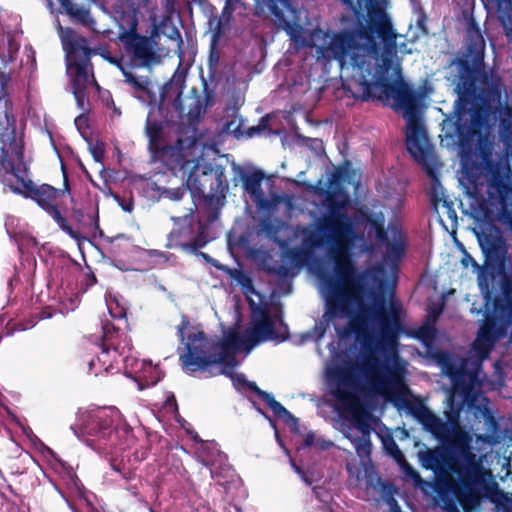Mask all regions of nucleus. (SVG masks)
Instances as JSON below:
<instances>
[{
  "label": "nucleus",
  "mask_w": 512,
  "mask_h": 512,
  "mask_svg": "<svg viewBox=\"0 0 512 512\" xmlns=\"http://www.w3.org/2000/svg\"><path fill=\"white\" fill-rule=\"evenodd\" d=\"M255 1L269 7L275 21L289 36L294 50L311 47L316 49L319 57L338 60L342 72L349 73L344 86L353 98L379 101L395 111H402L407 121L406 147L410 154H432V145L419 117L416 96L402 78L397 57L399 35L385 14L374 22V30L382 44L380 48L366 28L338 33L319 28L309 31L286 16V13L296 15L290 0ZM243 6L241 0H226L219 26L229 25L233 13Z\"/></svg>",
  "instance_id": "obj_1"
},
{
  "label": "nucleus",
  "mask_w": 512,
  "mask_h": 512,
  "mask_svg": "<svg viewBox=\"0 0 512 512\" xmlns=\"http://www.w3.org/2000/svg\"><path fill=\"white\" fill-rule=\"evenodd\" d=\"M498 114L504 154L494 159L491 142L480 136L475 150L461 153L459 182L467 196L479 201L487 219L512 233V106L501 105ZM476 235L485 264L502 275L503 300L508 314H512V275L506 272L510 262L507 239L495 224L483 226Z\"/></svg>",
  "instance_id": "obj_2"
},
{
  "label": "nucleus",
  "mask_w": 512,
  "mask_h": 512,
  "mask_svg": "<svg viewBox=\"0 0 512 512\" xmlns=\"http://www.w3.org/2000/svg\"><path fill=\"white\" fill-rule=\"evenodd\" d=\"M288 328L279 319L272 317L267 311L256 312L243 333L238 328H231L223 333L221 340L209 339L200 326L190 323L186 315H182L177 326V336L184 346L180 354L182 368L189 374H204L213 377L224 374L231 377L237 390L247 389L258 395L270 408L275 417L288 425L296 427L298 419L294 417L270 393L259 389L255 382H249L243 374H235L238 366L236 355L245 351L246 355L257 345L275 341L282 342L287 338Z\"/></svg>",
  "instance_id": "obj_3"
},
{
  "label": "nucleus",
  "mask_w": 512,
  "mask_h": 512,
  "mask_svg": "<svg viewBox=\"0 0 512 512\" xmlns=\"http://www.w3.org/2000/svg\"><path fill=\"white\" fill-rule=\"evenodd\" d=\"M322 206L326 214L315 227H305L301 231L302 247L287 251L281 262L267 264L266 271L279 279L295 276L297 266L303 264L309 254L333 244L331 255L334 258L333 272L319 269L316 275L320 281L319 288L329 306L336 305L342 312H348L350 295L346 286L353 290L360 289L369 279L375 281L380 269L357 272L347 253L340 254V242L354 234L353 223L348 216L350 197L341 184L329 180L328 189L321 190Z\"/></svg>",
  "instance_id": "obj_4"
},
{
  "label": "nucleus",
  "mask_w": 512,
  "mask_h": 512,
  "mask_svg": "<svg viewBox=\"0 0 512 512\" xmlns=\"http://www.w3.org/2000/svg\"><path fill=\"white\" fill-rule=\"evenodd\" d=\"M405 408L435 437L443 440L454 436L456 457L450 468L459 476L461 486L455 485L452 491L464 511L470 512L481 505L483 498H490L502 505L505 512H509L512 498L498 490V484L492 479L491 472L484 468L482 460L472 451L471 436L465 431L455 430L456 422L449 425L420 401H407Z\"/></svg>",
  "instance_id": "obj_5"
},
{
  "label": "nucleus",
  "mask_w": 512,
  "mask_h": 512,
  "mask_svg": "<svg viewBox=\"0 0 512 512\" xmlns=\"http://www.w3.org/2000/svg\"><path fill=\"white\" fill-rule=\"evenodd\" d=\"M365 285L362 284L361 288L357 290H353L349 285L346 286V292L350 295V310L348 312H342L338 306H329L326 302L328 312L315 324L312 331L304 335V339H314L319 342L330 327L332 318L330 313H339L351 317L349 326L356 337L361 340L364 348L373 352L394 349L401 330L398 311L392 307L388 314L385 301L382 298L377 299L373 307H366L361 295Z\"/></svg>",
  "instance_id": "obj_6"
},
{
  "label": "nucleus",
  "mask_w": 512,
  "mask_h": 512,
  "mask_svg": "<svg viewBox=\"0 0 512 512\" xmlns=\"http://www.w3.org/2000/svg\"><path fill=\"white\" fill-rule=\"evenodd\" d=\"M467 53L452 61L456 92L465 104L488 108L492 104L501 105L503 82L492 70L484 68L485 40L474 19L467 23Z\"/></svg>",
  "instance_id": "obj_7"
},
{
  "label": "nucleus",
  "mask_w": 512,
  "mask_h": 512,
  "mask_svg": "<svg viewBox=\"0 0 512 512\" xmlns=\"http://www.w3.org/2000/svg\"><path fill=\"white\" fill-rule=\"evenodd\" d=\"M505 333L504 325L498 324L494 319H486L472 343L471 360L443 350L432 354V359L451 380L453 390L461 394L465 401L472 402L473 394L481 388L482 362L489 357L495 343Z\"/></svg>",
  "instance_id": "obj_8"
},
{
  "label": "nucleus",
  "mask_w": 512,
  "mask_h": 512,
  "mask_svg": "<svg viewBox=\"0 0 512 512\" xmlns=\"http://www.w3.org/2000/svg\"><path fill=\"white\" fill-rule=\"evenodd\" d=\"M0 147V173L2 175L11 174L16 179L15 185H10V189L25 198L35 201L52 219L59 228L68 234L78 243L87 239L79 229H74L69 225L67 219L63 217L58 209L57 200L63 194L51 185H36L28 178V168L24 162V146L22 136L14 135L13 141L3 140Z\"/></svg>",
  "instance_id": "obj_9"
},
{
  "label": "nucleus",
  "mask_w": 512,
  "mask_h": 512,
  "mask_svg": "<svg viewBox=\"0 0 512 512\" xmlns=\"http://www.w3.org/2000/svg\"><path fill=\"white\" fill-rule=\"evenodd\" d=\"M74 434L99 454H112L124 450L133 441L131 427L120 411L113 407H96L80 411Z\"/></svg>",
  "instance_id": "obj_10"
},
{
  "label": "nucleus",
  "mask_w": 512,
  "mask_h": 512,
  "mask_svg": "<svg viewBox=\"0 0 512 512\" xmlns=\"http://www.w3.org/2000/svg\"><path fill=\"white\" fill-rule=\"evenodd\" d=\"M372 427L368 417L362 414H354L348 424L343 425V435L353 445L360 463L348 461L346 469L350 477L357 482L365 481L366 487H374L376 482V470L372 463L371 434Z\"/></svg>",
  "instance_id": "obj_11"
},
{
  "label": "nucleus",
  "mask_w": 512,
  "mask_h": 512,
  "mask_svg": "<svg viewBox=\"0 0 512 512\" xmlns=\"http://www.w3.org/2000/svg\"><path fill=\"white\" fill-rule=\"evenodd\" d=\"M58 30L66 52L67 73L71 78L72 89L87 90L97 85L90 57L93 51L89 48L87 40L77 35L70 28H63L58 22Z\"/></svg>",
  "instance_id": "obj_12"
},
{
  "label": "nucleus",
  "mask_w": 512,
  "mask_h": 512,
  "mask_svg": "<svg viewBox=\"0 0 512 512\" xmlns=\"http://www.w3.org/2000/svg\"><path fill=\"white\" fill-rule=\"evenodd\" d=\"M361 371L369 387L377 395L395 396L404 388L405 370L396 353L386 361H381L374 355H365L361 361Z\"/></svg>",
  "instance_id": "obj_13"
},
{
  "label": "nucleus",
  "mask_w": 512,
  "mask_h": 512,
  "mask_svg": "<svg viewBox=\"0 0 512 512\" xmlns=\"http://www.w3.org/2000/svg\"><path fill=\"white\" fill-rule=\"evenodd\" d=\"M361 224L369 237L384 247L383 259L386 263L396 266L404 257L407 247V236L398 221L390 222L385 229V216L382 212L363 214Z\"/></svg>",
  "instance_id": "obj_14"
},
{
  "label": "nucleus",
  "mask_w": 512,
  "mask_h": 512,
  "mask_svg": "<svg viewBox=\"0 0 512 512\" xmlns=\"http://www.w3.org/2000/svg\"><path fill=\"white\" fill-rule=\"evenodd\" d=\"M119 337L118 330L113 324L108 321L102 323V337L99 347L101 349L100 354L97 356V361L100 364V368H96V361L91 359L88 363V372L95 376L110 373L115 369V364L118 363L119 358L124 353L125 348L131 349L129 342L124 339V345L121 346V342H117Z\"/></svg>",
  "instance_id": "obj_15"
},
{
  "label": "nucleus",
  "mask_w": 512,
  "mask_h": 512,
  "mask_svg": "<svg viewBox=\"0 0 512 512\" xmlns=\"http://www.w3.org/2000/svg\"><path fill=\"white\" fill-rule=\"evenodd\" d=\"M126 374L139 382L141 388L156 385L162 379V372L151 361L139 360L127 355L122 358Z\"/></svg>",
  "instance_id": "obj_16"
},
{
  "label": "nucleus",
  "mask_w": 512,
  "mask_h": 512,
  "mask_svg": "<svg viewBox=\"0 0 512 512\" xmlns=\"http://www.w3.org/2000/svg\"><path fill=\"white\" fill-rule=\"evenodd\" d=\"M125 49L131 55L135 67H144L155 61L156 56L150 38L136 33H127L123 36Z\"/></svg>",
  "instance_id": "obj_17"
},
{
  "label": "nucleus",
  "mask_w": 512,
  "mask_h": 512,
  "mask_svg": "<svg viewBox=\"0 0 512 512\" xmlns=\"http://www.w3.org/2000/svg\"><path fill=\"white\" fill-rule=\"evenodd\" d=\"M210 241L204 235L203 230L197 236L192 237L190 226H183L181 229H174L168 235V248H182L183 250L195 252L197 249L204 247Z\"/></svg>",
  "instance_id": "obj_18"
},
{
  "label": "nucleus",
  "mask_w": 512,
  "mask_h": 512,
  "mask_svg": "<svg viewBox=\"0 0 512 512\" xmlns=\"http://www.w3.org/2000/svg\"><path fill=\"white\" fill-rule=\"evenodd\" d=\"M6 96L5 82L0 79V142L13 141L14 135L17 134L11 104Z\"/></svg>",
  "instance_id": "obj_19"
},
{
  "label": "nucleus",
  "mask_w": 512,
  "mask_h": 512,
  "mask_svg": "<svg viewBox=\"0 0 512 512\" xmlns=\"http://www.w3.org/2000/svg\"><path fill=\"white\" fill-rule=\"evenodd\" d=\"M264 173L261 170H256L243 177L244 190L250 195L253 202L259 209H269L270 201L266 198L262 190V181Z\"/></svg>",
  "instance_id": "obj_20"
},
{
  "label": "nucleus",
  "mask_w": 512,
  "mask_h": 512,
  "mask_svg": "<svg viewBox=\"0 0 512 512\" xmlns=\"http://www.w3.org/2000/svg\"><path fill=\"white\" fill-rule=\"evenodd\" d=\"M488 12H496L509 42H512V0H481Z\"/></svg>",
  "instance_id": "obj_21"
},
{
  "label": "nucleus",
  "mask_w": 512,
  "mask_h": 512,
  "mask_svg": "<svg viewBox=\"0 0 512 512\" xmlns=\"http://www.w3.org/2000/svg\"><path fill=\"white\" fill-rule=\"evenodd\" d=\"M155 152L166 165L184 168L189 163L188 149L183 147V141L178 140L175 145L155 147Z\"/></svg>",
  "instance_id": "obj_22"
},
{
  "label": "nucleus",
  "mask_w": 512,
  "mask_h": 512,
  "mask_svg": "<svg viewBox=\"0 0 512 512\" xmlns=\"http://www.w3.org/2000/svg\"><path fill=\"white\" fill-rule=\"evenodd\" d=\"M78 275H80L79 267L71 260H65L60 267H57L53 271V281L60 284V287L64 291L65 295L67 294L65 289L70 290L71 294L75 295L73 293V285Z\"/></svg>",
  "instance_id": "obj_23"
},
{
  "label": "nucleus",
  "mask_w": 512,
  "mask_h": 512,
  "mask_svg": "<svg viewBox=\"0 0 512 512\" xmlns=\"http://www.w3.org/2000/svg\"><path fill=\"white\" fill-rule=\"evenodd\" d=\"M198 458L203 465L210 468L212 478L217 475L216 466H222L227 461V456L219 450L218 444L214 441L198 450Z\"/></svg>",
  "instance_id": "obj_24"
},
{
  "label": "nucleus",
  "mask_w": 512,
  "mask_h": 512,
  "mask_svg": "<svg viewBox=\"0 0 512 512\" xmlns=\"http://www.w3.org/2000/svg\"><path fill=\"white\" fill-rule=\"evenodd\" d=\"M64 8L67 15L75 22L87 26L95 31V21L91 17L90 11L82 4L73 0H58Z\"/></svg>",
  "instance_id": "obj_25"
},
{
  "label": "nucleus",
  "mask_w": 512,
  "mask_h": 512,
  "mask_svg": "<svg viewBox=\"0 0 512 512\" xmlns=\"http://www.w3.org/2000/svg\"><path fill=\"white\" fill-rule=\"evenodd\" d=\"M74 219L78 222L80 228L84 233L96 236L99 234L102 236L103 232L99 225V216L97 210L82 211L75 210L73 212Z\"/></svg>",
  "instance_id": "obj_26"
},
{
  "label": "nucleus",
  "mask_w": 512,
  "mask_h": 512,
  "mask_svg": "<svg viewBox=\"0 0 512 512\" xmlns=\"http://www.w3.org/2000/svg\"><path fill=\"white\" fill-rule=\"evenodd\" d=\"M329 386L331 394L338 401L346 403L352 399V393L349 388L348 380L343 375H338L335 382L330 380Z\"/></svg>",
  "instance_id": "obj_27"
},
{
  "label": "nucleus",
  "mask_w": 512,
  "mask_h": 512,
  "mask_svg": "<svg viewBox=\"0 0 512 512\" xmlns=\"http://www.w3.org/2000/svg\"><path fill=\"white\" fill-rule=\"evenodd\" d=\"M121 71L125 77V82L128 83L135 91L145 92L148 90L149 80L145 76H136L127 67H121Z\"/></svg>",
  "instance_id": "obj_28"
},
{
  "label": "nucleus",
  "mask_w": 512,
  "mask_h": 512,
  "mask_svg": "<svg viewBox=\"0 0 512 512\" xmlns=\"http://www.w3.org/2000/svg\"><path fill=\"white\" fill-rule=\"evenodd\" d=\"M383 449L385 452L397 462L404 460L403 453L399 449L397 443L391 435L382 437Z\"/></svg>",
  "instance_id": "obj_29"
},
{
  "label": "nucleus",
  "mask_w": 512,
  "mask_h": 512,
  "mask_svg": "<svg viewBox=\"0 0 512 512\" xmlns=\"http://www.w3.org/2000/svg\"><path fill=\"white\" fill-rule=\"evenodd\" d=\"M228 188L227 181L224 176L222 169H216L214 171V182L211 183V190L215 194L223 193Z\"/></svg>",
  "instance_id": "obj_30"
},
{
  "label": "nucleus",
  "mask_w": 512,
  "mask_h": 512,
  "mask_svg": "<svg viewBox=\"0 0 512 512\" xmlns=\"http://www.w3.org/2000/svg\"><path fill=\"white\" fill-rule=\"evenodd\" d=\"M242 123L243 120L241 118L234 117L232 120L225 124V131L239 138L240 136L243 135V132L241 130Z\"/></svg>",
  "instance_id": "obj_31"
},
{
  "label": "nucleus",
  "mask_w": 512,
  "mask_h": 512,
  "mask_svg": "<svg viewBox=\"0 0 512 512\" xmlns=\"http://www.w3.org/2000/svg\"><path fill=\"white\" fill-rule=\"evenodd\" d=\"M341 1L344 5H346L354 13H358V10H362L363 8H368L376 0H357L356 4H354L353 0H341Z\"/></svg>",
  "instance_id": "obj_32"
},
{
  "label": "nucleus",
  "mask_w": 512,
  "mask_h": 512,
  "mask_svg": "<svg viewBox=\"0 0 512 512\" xmlns=\"http://www.w3.org/2000/svg\"><path fill=\"white\" fill-rule=\"evenodd\" d=\"M72 92H73V95H74V98L76 100L78 107L82 110H85L86 105L88 103L86 90L77 88V89H72Z\"/></svg>",
  "instance_id": "obj_33"
},
{
  "label": "nucleus",
  "mask_w": 512,
  "mask_h": 512,
  "mask_svg": "<svg viewBox=\"0 0 512 512\" xmlns=\"http://www.w3.org/2000/svg\"><path fill=\"white\" fill-rule=\"evenodd\" d=\"M185 193L186 188L184 187L172 188L164 191L165 196L173 201L181 200Z\"/></svg>",
  "instance_id": "obj_34"
},
{
  "label": "nucleus",
  "mask_w": 512,
  "mask_h": 512,
  "mask_svg": "<svg viewBox=\"0 0 512 512\" xmlns=\"http://www.w3.org/2000/svg\"><path fill=\"white\" fill-rule=\"evenodd\" d=\"M111 468L120 475V477L126 481H129L133 477V473L130 469L121 466L120 464H116L115 462H111Z\"/></svg>",
  "instance_id": "obj_35"
},
{
  "label": "nucleus",
  "mask_w": 512,
  "mask_h": 512,
  "mask_svg": "<svg viewBox=\"0 0 512 512\" xmlns=\"http://www.w3.org/2000/svg\"><path fill=\"white\" fill-rule=\"evenodd\" d=\"M487 115H488L487 109L484 111L476 110L472 116V124L475 126L481 127L483 124L486 123Z\"/></svg>",
  "instance_id": "obj_36"
},
{
  "label": "nucleus",
  "mask_w": 512,
  "mask_h": 512,
  "mask_svg": "<svg viewBox=\"0 0 512 512\" xmlns=\"http://www.w3.org/2000/svg\"><path fill=\"white\" fill-rule=\"evenodd\" d=\"M91 154L95 161L102 162L105 154V148L102 143H96L90 148Z\"/></svg>",
  "instance_id": "obj_37"
},
{
  "label": "nucleus",
  "mask_w": 512,
  "mask_h": 512,
  "mask_svg": "<svg viewBox=\"0 0 512 512\" xmlns=\"http://www.w3.org/2000/svg\"><path fill=\"white\" fill-rule=\"evenodd\" d=\"M100 55L105 59L107 60L108 62H110L111 64L115 65L116 67H118L120 70H121V67H124L123 65V62H122V58H119V57H116V56H112L111 53L108 51V50H103Z\"/></svg>",
  "instance_id": "obj_38"
},
{
  "label": "nucleus",
  "mask_w": 512,
  "mask_h": 512,
  "mask_svg": "<svg viewBox=\"0 0 512 512\" xmlns=\"http://www.w3.org/2000/svg\"><path fill=\"white\" fill-rule=\"evenodd\" d=\"M259 228L260 232L267 234L269 237L274 236L276 233V230L269 219L262 220L259 224Z\"/></svg>",
  "instance_id": "obj_39"
},
{
  "label": "nucleus",
  "mask_w": 512,
  "mask_h": 512,
  "mask_svg": "<svg viewBox=\"0 0 512 512\" xmlns=\"http://www.w3.org/2000/svg\"><path fill=\"white\" fill-rule=\"evenodd\" d=\"M114 198H115L116 202L119 204V206H121L123 211H125V212H132V210H133V202H132V200L130 198L129 199H125L123 197H120L119 195H115Z\"/></svg>",
  "instance_id": "obj_40"
},
{
  "label": "nucleus",
  "mask_w": 512,
  "mask_h": 512,
  "mask_svg": "<svg viewBox=\"0 0 512 512\" xmlns=\"http://www.w3.org/2000/svg\"><path fill=\"white\" fill-rule=\"evenodd\" d=\"M462 263L465 267H468V266H472L473 268H475L476 270L478 271H481L482 268L480 267V265L477 263V261L468 253H465L463 258H462Z\"/></svg>",
  "instance_id": "obj_41"
},
{
  "label": "nucleus",
  "mask_w": 512,
  "mask_h": 512,
  "mask_svg": "<svg viewBox=\"0 0 512 512\" xmlns=\"http://www.w3.org/2000/svg\"><path fill=\"white\" fill-rule=\"evenodd\" d=\"M158 132H159V127L156 123L155 124H151L149 122L147 123V134L150 138L151 145L153 144L155 138L157 137Z\"/></svg>",
  "instance_id": "obj_42"
},
{
  "label": "nucleus",
  "mask_w": 512,
  "mask_h": 512,
  "mask_svg": "<svg viewBox=\"0 0 512 512\" xmlns=\"http://www.w3.org/2000/svg\"><path fill=\"white\" fill-rule=\"evenodd\" d=\"M443 502V509L445 512H460L454 500L447 498L443 499Z\"/></svg>",
  "instance_id": "obj_43"
},
{
  "label": "nucleus",
  "mask_w": 512,
  "mask_h": 512,
  "mask_svg": "<svg viewBox=\"0 0 512 512\" xmlns=\"http://www.w3.org/2000/svg\"><path fill=\"white\" fill-rule=\"evenodd\" d=\"M291 462V466L293 468V470L301 477V479L308 485L311 484V482L308 480L305 472L296 464L294 463L292 460H290Z\"/></svg>",
  "instance_id": "obj_44"
},
{
  "label": "nucleus",
  "mask_w": 512,
  "mask_h": 512,
  "mask_svg": "<svg viewBox=\"0 0 512 512\" xmlns=\"http://www.w3.org/2000/svg\"><path fill=\"white\" fill-rule=\"evenodd\" d=\"M108 311L112 318L114 319H122L125 317L124 309L120 308L117 311H114L109 303H107Z\"/></svg>",
  "instance_id": "obj_45"
},
{
  "label": "nucleus",
  "mask_w": 512,
  "mask_h": 512,
  "mask_svg": "<svg viewBox=\"0 0 512 512\" xmlns=\"http://www.w3.org/2000/svg\"><path fill=\"white\" fill-rule=\"evenodd\" d=\"M414 9L420 13V15H422V20H419V25H421L422 21L424 22L425 21V15H424V11L423 9L418 6V0H410Z\"/></svg>",
  "instance_id": "obj_46"
},
{
  "label": "nucleus",
  "mask_w": 512,
  "mask_h": 512,
  "mask_svg": "<svg viewBox=\"0 0 512 512\" xmlns=\"http://www.w3.org/2000/svg\"><path fill=\"white\" fill-rule=\"evenodd\" d=\"M504 93H505V99H506L505 104L512 105V89H505Z\"/></svg>",
  "instance_id": "obj_47"
},
{
  "label": "nucleus",
  "mask_w": 512,
  "mask_h": 512,
  "mask_svg": "<svg viewBox=\"0 0 512 512\" xmlns=\"http://www.w3.org/2000/svg\"><path fill=\"white\" fill-rule=\"evenodd\" d=\"M314 434L312 433H309L306 435V438H305V445L306 446H312L314 444Z\"/></svg>",
  "instance_id": "obj_48"
},
{
  "label": "nucleus",
  "mask_w": 512,
  "mask_h": 512,
  "mask_svg": "<svg viewBox=\"0 0 512 512\" xmlns=\"http://www.w3.org/2000/svg\"><path fill=\"white\" fill-rule=\"evenodd\" d=\"M317 445H319L321 449L325 450V449L330 448L333 444L330 441L323 440V441L317 443Z\"/></svg>",
  "instance_id": "obj_49"
},
{
  "label": "nucleus",
  "mask_w": 512,
  "mask_h": 512,
  "mask_svg": "<svg viewBox=\"0 0 512 512\" xmlns=\"http://www.w3.org/2000/svg\"><path fill=\"white\" fill-rule=\"evenodd\" d=\"M257 410H258V412H259L260 414H262L266 419H268V420H269V422H270V424H271V426H272L274 429H276V426H275L274 421H273V420H272V419H271V418H270V417H269V416H268V415H267L263 410H261L260 408H257ZM275 431L277 432V430H275Z\"/></svg>",
  "instance_id": "obj_50"
},
{
  "label": "nucleus",
  "mask_w": 512,
  "mask_h": 512,
  "mask_svg": "<svg viewBox=\"0 0 512 512\" xmlns=\"http://www.w3.org/2000/svg\"><path fill=\"white\" fill-rule=\"evenodd\" d=\"M425 460L428 462V464L426 465V467H430V463L431 462H434L436 461L434 455L432 453H428L426 456H425Z\"/></svg>",
  "instance_id": "obj_51"
},
{
  "label": "nucleus",
  "mask_w": 512,
  "mask_h": 512,
  "mask_svg": "<svg viewBox=\"0 0 512 512\" xmlns=\"http://www.w3.org/2000/svg\"><path fill=\"white\" fill-rule=\"evenodd\" d=\"M45 6L50 10L51 13H53L54 4L52 0H42Z\"/></svg>",
  "instance_id": "obj_52"
},
{
  "label": "nucleus",
  "mask_w": 512,
  "mask_h": 512,
  "mask_svg": "<svg viewBox=\"0 0 512 512\" xmlns=\"http://www.w3.org/2000/svg\"><path fill=\"white\" fill-rule=\"evenodd\" d=\"M431 332H432V330L430 328H421L419 330L420 335L423 336V337L428 335Z\"/></svg>",
  "instance_id": "obj_53"
},
{
  "label": "nucleus",
  "mask_w": 512,
  "mask_h": 512,
  "mask_svg": "<svg viewBox=\"0 0 512 512\" xmlns=\"http://www.w3.org/2000/svg\"><path fill=\"white\" fill-rule=\"evenodd\" d=\"M192 213H193V209H190V214L185 215L183 217V222L184 223H188V222L190 223L191 222V220H192Z\"/></svg>",
  "instance_id": "obj_54"
},
{
  "label": "nucleus",
  "mask_w": 512,
  "mask_h": 512,
  "mask_svg": "<svg viewBox=\"0 0 512 512\" xmlns=\"http://www.w3.org/2000/svg\"><path fill=\"white\" fill-rule=\"evenodd\" d=\"M150 256H158V257H164L165 258V255L163 252H159V251H156V250H152L150 253Z\"/></svg>",
  "instance_id": "obj_55"
},
{
  "label": "nucleus",
  "mask_w": 512,
  "mask_h": 512,
  "mask_svg": "<svg viewBox=\"0 0 512 512\" xmlns=\"http://www.w3.org/2000/svg\"><path fill=\"white\" fill-rule=\"evenodd\" d=\"M85 120H86V118H85V117H83L82 115H81V116H78V117L75 119V124H76L77 126H79V125H80V122H85Z\"/></svg>",
  "instance_id": "obj_56"
},
{
  "label": "nucleus",
  "mask_w": 512,
  "mask_h": 512,
  "mask_svg": "<svg viewBox=\"0 0 512 512\" xmlns=\"http://www.w3.org/2000/svg\"><path fill=\"white\" fill-rule=\"evenodd\" d=\"M392 512H400V508L399 506L397 505L396 501L393 500V504H392Z\"/></svg>",
  "instance_id": "obj_57"
},
{
  "label": "nucleus",
  "mask_w": 512,
  "mask_h": 512,
  "mask_svg": "<svg viewBox=\"0 0 512 512\" xmlns=\"http://www.w3.org/2000/svg\"><path fill=\"white\" fill-rule=\"evenodd\" d=\"M202 256L208 261L212 260L211 257L207 254L202 253Z\"/></svg>",
  "instance_id": "obj_58"
},
{
  "label": "nucleus",
  "mask_w": 512,
  "mask_h": 512,
  "mask_svg": "<svg viewBox=\"0 0 512 512\" xmlns=\"http://www.w3.org/2000/svg\"><path fill=\"white\" fill-rule=\"evenodd\" d=\"M254 131H259V128H252L251 132L249 133V136H252Z\"/></svg>",
  "instance_id": "obj_59"
},
{
  "label": "nucleus",
  "mask_w": 512,
  "mask_h": 512,
  "mask_svg": "<svg viewBox=\"0 0 512 512\" xmlns=\"http://www.w3.org/2000/svg\"><path fill=\"white\" fill-rule=\"evenodd\" d=\"M223 470H229V467H226V461L224 462V464L222 466H220Z\"/></svg>",
  "instance_id": "obj_60"
},
{
  "label": "nucleus",
  "mask_w": 512,
  "mask_h": 512,
  "mask_svg": "<svg viewBox=\"0 0 512 512\" xmlns=\"http://www.w3.org/2000/svg\"><path fill=\"white\" fill-rule=\"evenodd\" d=\"M321 512H332V510H330V509H328V508H323V509L321 510Z\"/></svg>",
  "instance_id": "obj_61"
},
{
  "label": "nucleus",
  "mask_w": 512,
  "mask_h": 512,
  "mask_svg": "<svg viewBox=\"0 0 512 512\" xmlns=\"http://www.w3.org/2000/svg\"><path fill=\"white\" fill-rule=\"evenodd\" d=\"M94 360L96 361V368H100V364L97 361V357Z\"/></svg>",
  "instance_id": "obj_62"
},
{
  "label": "nucleus",
  "mask_w": 512,
  "mask_h": 512,
  "mask_svg": "<svg viewBox=\"0 0 512 512\" xmlns=\"http://www.w3.org/2000/svg\"><path fill=\"white\" fill-rule=\"evenodd\" d=\"M400 50H401V52H404V53H410V50H403L402 47H400Z\"/></svg>",
  "instance_id": "obj_63"
},
{
  "label": "nucleus",
  "mask_w": 512,
  "mask_h": 512,
  "mask_svg": "<svg viewBox=\"0 0 512 512\" xmlns=\"http://www.w3.org/2000/svg\"><path fill=\"white\" fill-rule=\"evenodd\" d=\"M172 220H174L177 223L180 220V218L172 217Z\"/></svg>",
  "instance_id": "obj_64"
}]
</instances>
